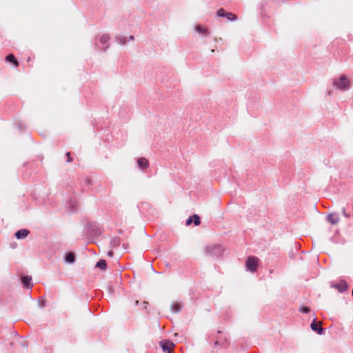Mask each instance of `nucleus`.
I'll return each instance as SVG.
<instances>
[{"instance_id": "nucleus-1", "label": "nucleus", "mask_w": 353, "mask_h": 353, "mask_svg": "<svg viewBox=\"0 0 353 353\" xmlns=\"http://www.w3.org/2000/svg\"><path fill=\"white\" fill-rule=\"evenodd\" d=\"M333 83L339 89L343 90L349 88L350 82L345 76H341L339 79H335Z\"/></svg>"}, {"instance_id": "nucleus-2", "label": "nucleus", "mask_w": 353, "mask_h": 353, "mask_svg": "<svg viewBox=\"0 0 353 353\" xmlns=\"http://www.w3.org/2000/svg\"><path fill=\"white\" fill-rule=\"evenodd\" d=\"M259 259L255 256H249L246 261V267L251 272H255L258 266Z\"/></svg>"}, {"instance_id": "nucleus-3", "label": "nucleus", "mask_w": 353, "mask_h": 353, "mask_svg": "<svg viewBox=\"0 0 353 353\" xmlns=\"http://www.w3.org/2000/svg\"><path fill=\"white\" fill-rule=\"evenodd\" d=\"M322 322L316 321V319H314L310 325L311 329L316 332L319 334H322L323 332V328L321 327Z\"/></svg>"}, {"instance_id": "nucleus-4", "label": "nucleus", "mask_w": 353, "mask_h": 353, "mask_svg": "<svg viewBox=\"0 0 353 353\" xmlns=\"http://www.w3.org/2000/svg\"><path fill=\"white\" fill-rule=\"evenodd\" d=\"M160 345L163 350L165 352L170 353V351L174 347V343L170 341H163L160 342Z\"/></svg>"}, {"instance_id": "nucleus-5", "label": "nucleus", "mask_w": 353, "mask_h": 353, "mask_svg": "<svg viewBox=\"0 0 353 353\" xmlns=\"http://www.w3.org/2000/svg\"><path fill=\"white\" fill-rule=\"evenodd\" d=\"M32 278L29 276H21V282L24 287L27 288H31L32 287V283H31Z\"/></svg>"}, {"instance_id": "nucleus-6", "label": "nucleus", "mask_w": 353, "mask_h": 353, "mask_svg": "<svg viewBox=\"0 0 353 353\" xmlns=\"http://www.w3.org/2000/svg\"><path fill=\"white\" fill-rule=\"evenodd\" d=\"M30 233V231L26 229H22L18 230L15 233V236L18 239H24L26 238Z\"/></svg>"}, {"instance_id": "nucleus-7", "label": "nucleus", "mask_w": 353, "mask_h": 353, "mask_svg": "<svg viewBox=\"0 0 353 353\" xmlns=\"http://www.w3.org/2000/svg\"><path fill=\"white\" fill-rule=\"evenodd\" d=\"M137 163H138L139 168H141L142 169H145V168H148V165H149L148 161L145 158H143V157L139 159Z\"/></svg>"}, {"instance_id": "nucleus-8", "label": "nucleus", "mask_w": 353, "mask_h": 353, "mask_svg": "<svg viewBox=\"0 0 353 353\" xmlns=\"http://www.w3.org/2000/svg\"><path fill=\"white\" fill-rule=\"evenodd\" d=\"M327 221L332 224H336L339 221V217L334 214H330L327 216Z\"/></svg>"}, {"instance_id": "nucleus-9", "label": "nucleus", "mask_w": 353, "mask_h": 353, "mask_svg": "<svg viewBox=\"0 0 353 353\" xmlns=\"http://www.w3.org/2000/svg\"><path fill=\"white\" fill-rule=\"evenodd\" d=\"M6 60L8 62L12 63L15 67L19 66V62L17 61L15 57L12 54H10L8 56H6Z\"/></svg>"}, {"instance_id": "nucleus-10", "label": "nucleus", "mask_w": 353, "mask_h": 353, "mask_svg": "<svg viewBox=\"0 0 353 353\" xmlns=\"http://www.w3.org/2000/svg\"><path fill=\"white\" fill-rule=\"evenodd\" d=\"M96 267L101 269V270H105L106 268H107V263H106V261L103 259H101L99 260L97 265H96Z\"/></svg>"}, {"instance_id": "nucleus-11", "label": "nucleus", "mask_w": 353, "mask_h": 353, "mask_svg": "<svg viewBox=\"0 0 353 353\" xmlns=\"http://www.w3.org/2000/svg\"><path fill=\"white\" fill-rule=\"evenodd\" d=\"M65 261L68 263H74L75 261L74 254L72 252H69L66 254Z\"/></svg>"}, {"instance_id": "nucleus-12", "label": "nucleus", "mask_w": 353, "mask_h": 353, "mask_svg": "<svg viewBox=\"0 0 353 353\" xmlns=\"http://www.w3.org/2000/svg\"><path fill=\"white\" fill-rule=\"evenodd\" d=\"M195 29L200 34H208V29L205 27H203L201 26H196L195 27Z\"/></svg>"}, {"instance_id": "nucleus-13", "label": "nucleus", "mask_w": 353, "mask_h": 353, "mask_svg": "<svg viewBox=\"0 0 353 353\" xmlns=\"http://www.w3.org/2000/svg\"><path fill=\"white\" fill-rule=\"evenodd\" d=\"M229 21H234L237 19V17L232 12H226L225 17Z\"/></svg>"}, {"instance_id": "nucleus-14", "label": "nucleus", "mask_w": 353, "mask_h": 353, "mask_svg": "<svg viewBox=\"0 0 353 353\" xmlns=\"http://www.w3.org/2000/svg\"><path fill=\"white\" fill-rule=\"evenodd\" d=\"M192 217V221H194V225H199L201 223L200 217L196 214H194Z\"/></svg>"}, {"instance_id": "nucleus-15", "label": "nucleus", "mask_w": 353, "mask_h": 353, "mask_svg": "<svg viewBox=\"0 0 353 353\" xmlns=\"http://www.w3.org/2000/svg\"><path fill=\"white\" fill-rule=\"evenodd\" d=\"M110 40V36L108 34H103L101 37V42L102 43H106Z\"/></svg>"}, {"instance_id": "nucleus-16", "label": "nucleus", "mask_w": 353, "mask_h": 353, "mask_svg": "<svg viewBox=\"0 0 353 353\" xmlns=\"http://www.w3.org/2000/svg\"><path fill=\"white\" fill-rule=\"evenodd\" d=\"M216 14L218 17H225L226 12L224 10V9L220 8L219 10H218Z\"/></svg>"}, {"instance_id": "nucleus-17", "label": "nucleus", "mask_w": 353, "mask_h": 353, "mask_svg": "<svg viewBox=\"0 0 353 353\" xmlns=\"http://www.w3.org/2000/svg\"><path fill=\"white\" fill-rule=\"evenodd\" d=\"M172 309L174 312H178L181 310V305L178 303L172 305Z\"/></svg>"}, {"instance_id": "nucleus-18", "label": "nucleus", "mask_w": 353, "mask_h": 353, "mask_svg": "<svg viewBox=\"0 0 353 353\" xmlns=\"http://www.w3.org/2000/svg\"><path fill=\"white\" fill-rule=\"evenodd\" d=\"M300 311L303 313H308L310 312V307L307 306L301 307Z\"/></svg>"}, {"instance_id": "nucleus-19", "label": "nucleus", "mask_w": 353, "mask_h": 353, "mask_svg": "<svg viewBox=\"0 0 353 353\" xmlns=\"http://www.w3.org/2000/svg\"><path fill=\"white\" fill-rule=\"evenodd\" d=\"M111 243H112L114 246L118 245L119 244V239H113L111 241Z\"/></svg>"}, {"instance_id": "nucleus-20", "label": "nucleus", "mask_w": 353, "mask_h": 353, "mask_svg": "<svg viewBox=\"0 0 353 353\" xmlns=\"http://www.w3.org/2000/svg\"><path fill=\"white\" fill-rule=\"evenodd\" d=\"M66 156H67V162L71 163L73 161V159L71 157L70 152H67Z\"/></svg>"}, {"instance_id": "nucleus-21", "label": "nucleus", "mask_w": 353, "mask_h": 353, "mask_svg": "<svg viewBox=\"0 0 353 353\" xmlns=\"http://www.w3.org/2000/svg\"><path fill=\"white\" fill-rule=\"evenodd\" d=\"M192 219H193V217H192V216H190V217L187 220V221H186V225H190L192 223V222L193 221H192Z\"/></svg>"}, {"instance_id": "nucleus-22", "label": "nucleus", "mask_w": 353, "mask_h": 353, "mask_svg": "<svg viewBox=\"0 0 353 353\" xmlns=\"http://www.w3.org/2000/svg\"><path fill=\"white\" fill-rule=\"evenodd\" d=\"M342 212H343V214L347 217V218H349L350 217V214H347L346 213V211H345V208H343L342 210Z\"/></svg>"}, {"instance_id": "nucleus-23", "label": "nucleus", "mask_w": 353, "mask_h": 353, "mask_svg": "<svg viewBox=\"0 0 353 353\" xmlns=\"http://www.w3.org/2000/svg\"><path fill=\"white\" fill-rule=\"evenodd\" d=\"M347 289V285L345 283L342 284L341 288L340 289V291H343Z\"/></svg>"}, {"instance_id": "nucleus-24", "label": "nucleus", "mask_w": 353, "mask_h": 353, "mask_svg": "<svg viewBox=\"0 0 353 353\" xmlns=\"http://www.w3.org/2000/svg\"><path fill=\"white\" fill-rule=\"evenodd\" d=\"M148 304V302H147V301H144V302H143L144 309H146V307H147V306H146V305H147Z\"/></svg>"}, {"instance_id": "nucleus-25", "label": "nucleus", "mask_w": 353, "mask_h": 353, "mask_svg": "<svg viewBox=\"0 0 353 353\" xmlns=\"http://www.w3.org/2000/svg\"><path fill=\"white\" fill-rule=\"evenodd\" d=\"M108 255H109L110 256H112V255H113V252H112V251H110V252H108Z\"/></svg>"}, {"instance_id": "nucleus-26", "label": "nucleus", "mask_w": 353, "mask_h": 353, "mask_svg": "<svg viewBox=\"0 0 353 353\" xmlns=\"http://www.w3.org/2000/svg\"><path fill=\"white\" fill-rule=\"evenodd\" d=\"M139 301H135V305H139Z\"/></svg>"}, {"instance_id": "nucleus-27", "label": "nucleus", "mask_w": 353, "mask_h": 353, "mask_svg": "<svg viewBox=\"0 0 353 353\" xmlns=\"http://www.w3.org/2000/svg\"><path fill=\"white\" fill-rule=\"evenodd\" d=\"M125 43V40L123 39V40H121V43L124 44Z\"/></svg>"}, {"instance_id": "nucleus-28", "label": "nucleus", "mask_w": 353, "mask_h": 353, "mask_svg": "<svg viewBox=\"0 0 353 353\" xmlns=\"http://www.w3.org/2000/svg\"><path fill=\"white\" fill-rule=\"evenodd\" d=\"M130 39L131 40H133V39H134V37H133V36H131V37H130Z\"/></svg>"}]
</instances>
